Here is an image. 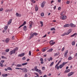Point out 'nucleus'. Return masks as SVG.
I'll use <instances>...</instances> for the list:
<instances>
[{"label":"nucleus","instance_id":"16","mask_svg":"<svg viewBox=\"0 0 77 77\" xmlns=\"http://www.w3.org/2000/svg\"><path fill=\"white\" fill-rule=\"evenodd\" d=\"M35 11H38V6L37 5H35Z\"/></svg>","mask_w":77,"mask_h":77},{"label":"nucleus","instance_id":"9","mask_svg":"<svg viewBox=\"0 0 77 77\" xmlns=\"http://www.w3.org/2000/svg\"><path fill=\"white\" fill-rule=\"evenodd\" d=\"M24 56V53H22L21 54H19L18 55V56H20V57H23Z\"/></svg>","mask_w":77,"mask_h":77},{"label":"nucleus","instance_id":"34","mask_svg":"<svg viewBox=\"0 0 77 77\" xmlns=\"http://www.w3.org/2000/svg\"><path fill=\"white\" fill-rule=\"evenodd\" d=\"M59 55V54H57V53H56L55 54H54V56H58Z\"/></svg>","mask_w":77,"mask_h":77},{"label":"nucleus","instance_id":"40","mask_svg":"<svg viewBox=\"0 0 77 77\" xmlns=\"http://www.w3.org/2000/svg\"><path fill=\"white\" fill-rule=\"evenodd\" d=\"M66 63H67V62H63L62 64L63 65H64H64H65V64H66Z\"/></svg>","mask_w":77,"mask_h":77},{"label":"nucleus","instance_id":"58","mask_svg":"<svg viewBox=\"0 0 77 77\" xmlns=\"http://www.w3.org/2000/svg\"><path fill=\"white\" fill-rule=\"evenodd\" d=\"M35 74L36 75L37 77H38V74L37 73H35Z\"/></svg>","mask_w":77,"mask_h":77},{"label":"nucleus","instance_id":"5","mask_svg":"<svg viewBox=\"0 0 77 77\" xmlns=\"http://www.w3.org/2000/svg\"><path fill=\"white\" fill-rule=\"evenodd\" d=\"M34 24V23H33V22L32 21L31 22V23L29 25V28H30V29H31V28H32V25H33Z\"/></svg>","mask_w":77,"mask_h":77},{"label":"nucleus","instance_id":"43","mask_svg":"<svg viewBox=\"0 0 77 77\" xmlns=\"http://www.w3.org/2000/svg\"><path fill=\"white\" fill-rule=\"evenodd\" d=\"M31 51H29V56H31Z\"/></svg>","mask_w":77,"mask_h":77},{"label":"nucleus","instance_id":"26","mask_svg":"<svg viewBox=\"0 0 77 77\" xmlns=\"http://www.w3.org/2000/svg\"><path fill=\"white\" fill-rule=\"evenodd\" d=\"M42 51L43 52H44V51H46V49L45 48H43L42 49Z\"/></svg>","mask_w":77,"mask_h":77},{"label":"nucleus","instance_id":"46","mask_svg":"<svg viewBox=\"0 0 77 77\" xmlns=\"http://www.w3.org/2000/svg\"><path fill=\"white\" fill-rule=\"evenodd\" d=\"M31 2L32 3H35V1L33 0H31Z\"/></svg>","mask_w":77,"mask_h":77},{"label":"nucleus","instance_id":"42","mask_svg":"<svg viewBox=\"0 0 77 77\" xmlns=\"http://www.w3.org/2000/svg\"><path fill=\"white\" fill-rule=\"evenodd\" d=\"M71 31L72 30L71 29H69L68 31V32H69L70 33H71Z\"/></svg>","mask_w":77,"mask_h":77},{"label":"nucleus","instance_id":"10","mask_svg":"<svg viewBox=\"0 0 77 77\" xmlns=\"http://www.w3.org/2000/svg\"><path fill=\"white\" fill-rule=\"evenodd\" d=\"M73 74L74 72H70L68 74V76H71V75H73Z\"/></svg>","mask_w":77,"mask_h":77},{"label":"nucleus","instance_id":"13","mask_svg":"<svg viewBox=\"0 0 77 77\" xmlns=\"http://www.w3.org/2000/svg\"><path fill=\"white\" fill-rule=\"evenodd\" d=\"M23 29L24 31H26L27 30V27L26 26H23Z\"/></svg>","mask_w":77,"mask_h":77},{"label":"nucleus","instance_id":"35","mask_svg":"<svg viewBox=\"0 0 77 77\" xmlns=\"http://www.w3.org/2000/svg\"><path fill=\"white\" fill-rule=\"evenodd\" d=\"M56 30V29H55V28H52L51 29V30Z\"/></svg>","mask_w":77,"mask_h":77},{"label":"nucleus","instance_id":"23","mask_svg":"<svg viewBox=\"0 0 77 77\" xmlns=\"http://www.w3.org/2000/svg\"><path fill=\"white\" fill-rule=\"evenodd\" d=\"M53 64H54V62H53L51 63L50 65V66H52L53 65Z\"/></svg>","mask_w":77,"mask_h":77},{"label":"nucleus","instance_id":"14","mask_svg":"<svg viewBox=\"0 0 77 77\" xmlns=\"http://www.w3.org/2000/svg\"><path fill=\"white\" fill-rule=\"evenodd\" d=\"M9 39L8 38H6L5 40V42H6V43H8L9 42Z\"/></svg>","mask_w":77,"mask_h":77},{"label":"nucleus","instance_id":"64","mask_svg":"<svg viewBox=\"0 0 77 77\" xmlns=\"http://www.w3.org/2000/svg\"><path fill=\"white\" fill-rule=\"evenodd\" d=\"M60 9H61V7H59L58 8V10H60Z\"/></svg>","mask_w":77,"mask_h":77},{"label":"nucleus","instance_id":"50","mask_svg":"<svg viewBox=\"0 0 77 77\" xmlns=\"http://www.w3.org/2000/svg\"><path fill=\"white\" fill-rule=\"evenodd\" d=\"M35 70L36 71H37V72H38L39 71V69H35Z\"/></svg>","mask_w":77,"mask_h":77},{"label":"nucleus","instance_id":"15","mask_svg":"<svg viewBox=\"0 0 77 77\" xmlns=\"http://www.w3.org/2000/svg\"><path fill=\"white\" fill-rule=\"evenodd\" d=\"M2 76L4 77H7V76H8V74H2Z\"/></svg>","mask_w":77,"mask_h":77},{"label":"nucleus","instance_id":"51","mask_svg":"<svg viewBox=\"0 0 77 77\" xmlns=\"http://www.w3.org/2000/svg\"><path fill=\"white\" fill-rule=\"evenodd\" d=\"M66 33H64L63 34H62V36H65V35H66Z\"/></svg>","mask_w":77,"mask_h":77},{"label":"nucleus","instance_id":"30","mask_svg":"<svg viewBox=\"0 0 77 77\" xmlns=\"http://www.w3.org/2000/svg\"><path fill=\"white\" fill-rule=\"evenodd\" d=\"M9 49H7L5 50V51H6V52H9Z\"/></svg>","mask_w":77,"mask_h":77},{"label":"nucleus","instance_id":"63","mask_svg":"<svg viewBox=\"0 0 77 77\" xmlns=\"http://www.w3.org/2000/svg\"><path fill=\"white\" fill-rule=\"evenodd\" d=\"M25 77H27V74H26L24 76Z\"/></svg>","mask_w":77,"mask_h":77},{"label":"nucleus","instance_id":"36","mask_svg":"<svg viewBox=\"0 0 77 77\" xmlns=\"http://www.w3.org/2000/svg\"><path fill=\"white\" fill-rule=\"evenodd\" d=\"M34 35H35V36H36L38 35V33H36V32H34L33 33Z\"/></svg>","mask_w":77,"mask_h":77},{"label":"nucleus","instance_id":"27","mask_svg":"<svg viewBox=\"0 0 77 77\" xmlns=\"http://www.w3.org/2000/svg\"><path fill=\"white\" fill-rule=\"evenodd\" d=\"M2 59H7V58L6 57H5L4 56H2Z\"/></svg>","mask_w":77,"mask_h":77},{"label":"nucleus","instance_id":"41","mask_svg":"<svg viewBox=\"0 0 77 77\" xmlns=\"http://www.w3.org/2000/svg\"><path fill=\"white\" fill-rule=\"evenodd\" d=\"M26 21H24V22L23 24V26H24V25H25V24H26Z\"/></svg>","mask_w":77,"mask_h":77},{"label":"nucleus","instance_id":"17","mask_svg":"<svg viewBox=\"0 0 77 77\" xmlns=\"http://www.w3.org/2000/svg\"><path fill=\"white\" fill-rule=\"evenodd\" d=\"M64 66V65L63 64H61L60 65V68L61 69L62 68V67H63Z\"/></svg>","mask_w":77,"mask_h":77},{"label":"nucleus","instance_id":"59","mask_svg":"<svg viewBox=\"0 0 77 77\" xmlns=\"http://www.w3.org/2000/svg\"><path fill=\"white\" fill-rule=\"evenodd\" d=\"M12 39L13 40L14 39V36H12Z\"/></svg>","mask_w":77,"mask_h":77},{"label":"nucleus","instance_id":"12","mask_svg":"<svg viewBox=\"0 0 77 77\" xmlns=\"http://www.w3.org/2000/svg\"><path fill=\"white\" fill-rule=\"evenodd\" d=\"M60 14H61V17L64 16V15H65V12H63L61 13Z\"/></svg>","mask_w":77,"mask_h":77},{"label":"nucleus","instance_id":"8","mask_svg":"<svg viewBox=\"0 0 77 77\" xmlns=\"http://www.w3.org/2000/svg\"><path fill=\"white\" fill-rule=\"evenodd\" d=\"M70 26V25L69 24H67L65 25L64 26V27H69Z\"/></svg>","mask_w":77,"mask_h":77},{"label":"nucleus","instance_id":"3","mask_svg":"<svg viewBox=\"0 0 77 77\" xmlns=\"http://www.w3.org/2000/svg\"><path fill=\"white\" fill-rule=\"evenodd\" d=\"M45 2H43L42 3L41 6L42 8H44L45 5Z\"/></svg>","mask_w":77,"mask_h":77},{"label":"nucleus","instance_id":"20","mask_svg":"<svg viewBox=\"0 0 77 77\" xmlns=\"http://www.w3.org/2000/svg\"><path fill=\"white\" fill-rule=\"evenodd\" d=\"M77 35V33H75L73 35H72L71 36V37H72V36H75V35Z\"/></svg>","mask_w":77,"mask_h":77},{"label":"nucleus","instance_id":"47","mask_svg":"<svg viewBox=\"0 0 77 77\" xmlns=\"http://www.w3.org/2000/svg\"><path fill=\"white\" fill-rule=\"evenodd\" d=\"M40 60L41 62H43V59L41 58L40 59Z\"/></svg>","mask_w":77,"mask_h":77},{"label":"nucleus","instance_id":"1","mask_svg":"<svg viewBox=\"0 0 77 77\" xmlns=\"http://www.w3.org/2000/svg\"><path fill=\"white\" fill-rule=\"evenodd\" d=\"M21 70H22V72H27V70L26 68H23V69H20Z\"/></svg>","mask_w":77,"mask_h":77},{"label":"nucleus","instance_id":"7","mask_svg":"<svg viewBox=\"0 0 77 77\" xmlns=\"http://www.w3.org/2000/svg\"><path fill=\"white\" fill-rule=\"evenodd\" d=\"M70 26L71 27H75L76 26L75 25L72 23H70Z\"/></svg>","mask_w":77,"mask_h":77},{"label":"nucleus","instance_id":"39","mask_svg":"<svg viewBox=\"0 0 77 77\" xmlns=\"http://www.w3.org/2000/svg\"><path fill=\"white\" fill-rule=\"evenodd\" d=\"M34 36V34H32V35H31V36H30L31 38H33V37Z\"/></svg>","mask_w":77,"mask_h":77},{"label":"nucleus","instance_id":"53","mask_svg":"<svg viewBox=\"0 0 77 77\" xmlns=\"http://www.w3.org/2000/svg\"><path fill=\"white\" fill-rule=\"evenodd\" d=\"M2 54L3 55H5L6 54V53L3 52L2 53Z\"/></svg>","mask_w":77,"mask_h":77},{"label":"nucleus","instance_id":"37","mask_svg":"<svg viewBox=\"0 0 77 77\" xmlns=\"http://www.w3.org/2000/svg\"><path fill=\"white\" fill-rule=\"evenodd\" d=\"M68 60H71V59H72V58L71 57H69L68 59Z\"/></svg>","mask_w":77,"mask_h":77},{"label":"nucleus","instance_id":"61","mask_svg":"<svg viewBox=\"0 0 77 77\" xmlns=\"http://www.w3.org/2000/svg\"><path fill=\"white\" fill-rule=\"evenodd\" d=\"M3 10V8H1L0 9V11H2Z\"/></svg>","mask_w":77,"mask_h":77},{"label":"nucleus","instance_id":"57","mask_svg":"<svg viewBox=\"0 0 77 77\" xmlns=\"http://www.w3.org/2000/svg\"><path fill=\"white\" fill-rule=\"evenodd\" d=\"M1 66H2V67H3V63H2L1 64Z\"/></svg>","mask_w":77,"mask_h":77},{"label":"nucleus","instance_id":"18","mask_svg":"<svg viewBox=\"0 0 77 77\" xmlns=\"http://www.w3.org/2000/svg\"><path fill=\"white\" fill-rule=\"evenodd\" d=\"M53 48H51L49 50L47 51L48 52H51L53 51Z\"/></svg>","mask_w":77,"mask_h":77},{"label":"nucleus","instance_id":"48","mask_svg":"<svg viewBox=\"0 0 77 77\" xmlns=\"http://www.w3.org/2000/svg\"><path fill=\"white\" fill-rule=\"evenodd\" d=\"M65 49V48L64 47H63V48L62 49V51H64V50Z\"/></svg>","mask_w":77,"mask_h":77},{"label":"nucleus","instance_id":"11","mask_svg":"<svg viewBox=\"0 0 77 77\" xmlns=\"http://www.w3.org/2000/svg\"><path fill=\"white\" fill-rule=\"evenodd\" d=\"M16 17H20L21 16V14H18L17 13H16Z\"/></svg>","mask_w":77,"mask_h":77},{"label":"nucleus","instance_id":"33","mask_svg":"<svg viewBox=\"0 0 77 77\" xmlns=\"http://www.w3.org/2000/svg\"><path fill=\"white\" fill-rule=\"evenodd\" d=\"M38 73H39V74H42V72H41V70H39L38 71Z\"/></svg>","mask_w":77,"mask_h":77},{"label":"nucleus","instance_id":"55","mask_svg":"<svg viewBox=\"0 0 77 77\" xmlns=\"http://www.w3.org/2000/svg\"><path fill=\"white\" fill-rule=\"evenodd\" d=\"M55 43V42H53L51 45H53V44H54Z\"/></svg>","mask_w":77,"mask_h":77},{"label":"nucleus","instance_id":"44","mask_svg":"<svg viewBox=\"0 0 77 77\" xmlns=\"http://www.w3.org/2000/svg\"><path fill=\"white\" fill-rule=\"evenodd\" d=\"M22 59L23 60H26V57H24L22 58Z\"/></svg>","mask_w":77,"mask_h":77},{"label":"nucleus","instance_id":"52","mask_svg":"<svg viewBox=\"0 0 77 77\" xmlns=\"http://www.w3.org/2000/svg\"><path fill=\"white\" fill-rule=\"evenodd\" d=\"M8 12H10V10L9 9H8V10H6L5 11V12H8Z\"/></svg>","mask_w":77,"mask_h":77},{"label":"nucleus","instance_id":"24","mask_svg":"<svg viewBox=\"0 0 77 77\" xmlns=\"http://www.w3.org/2000/svg\"><path fill=\"white\" fill-rule=\"evenodd\" d=\"M40 24H41V27H42L43 26V21H40Z\"/></svg>","mask_w":77,"mask_h":77},{"label":"nucleus","instance_id":"21","mask_svg":"<svg viewBox=\"0 0 77 77\" xmlns=\"http://www.w3.org/2000/svg\"><path fill=\"white\" fill-rule=\"evenodd\" d=\"M17 67H21L22 66V65L21 64H17L16 66Z\"/></svg>","mask_w":77,"mask_h":77},{"label":"nucleus","instance_id":"28","mask_svg":"<svg viewBox=\"0 0 77 77\" xmlns=\"http://www.w3.org/2000/svg\"><path fill=\"white\" fill-rule=\"evenodd\" d=\"M41 17H44V13H42L41 14Z\"/></svg>","mask_w":77,"mask_h":77},{"label":"nucleus","instance_id":"45","mask_svg":"<svg viewBox=\"0 0 77 77\" xmlns=\"http://www.w3.org/2000/svg\"><path fill=\"white\" fill-rule=\"evenodd\" d=\"M53 41H52V40H51V41L50 42H49V43H50V44H51H51H52V42H53Z\"/></svg>","mask_w":77,"mask_h":77},{"label":"nucleus","instance_id":"49","mask_svg":"<svg viewBox=\"0 0 77 77\" xmlns=\"http://www.w3.org/2000/svg\"><path fill=\"white\" fill-rule=\"evenodd\" d=\"M12 20V19H11L9 20L8 22H10V23H11Z\"/></svg>","mask_w":77,"mask_h":77},{"label":"nucleus","instance_id":"56","mask_svg":"<svg viewBox=\"0 0 77 77\" xmlns=\"http://www.w3.org/2000/svg\"><path fill=\"white\" fill-rule=\"evenodd\" d=\"M42 69H43V70H45V67H42Z\"/></svg>","mask_w":77,"mask_h":77},{"label":"nucleus","instance_id":"31","mask_svg":"<svg viewBox=\"0 0 77 77\" xmlns=\"http://www.w3.org/2000/svg\"><path fill=\"white\" fill-rule=\"evenodd\" d=\"M69 71H70V69H69L66 70V72H68Z\"/></svg>","mask_w":77,"mask_h":77},{"label":"nucleus","instance_id":"29","mask_svg":"<svg viewBox=\"0 0 77 77\" xmlns=\"http://www.w3.org/2000/svg\"><path fill=\"white\" fill-rule=\"evenodd\" d=\"M59 63H57V64L56 65V66H55V68H57V66H58V65H59Z\"/></svg>","mask_w":77,"mask_h":77},{"label":"nucleus","instance_id":"25","mask_svg":"<svg viewBox=\"0 0 77 77\" xmlns=\"http://www.w3.org/2000/svg\"><path fill=\"white\" fill-rule=\"evenodd\" d=\"M7 69L8 70H11V71H12V68H11L10 67H8L7 68Z\"/></svg>","mask_w":77,"mask_h":77},{"label":"nucleus","instance_id":"54","mask_svg":"<svg viewBox=\"0 0 77 77\" xmlns=\"http://www.w3.org/2000/svg\"><path fill=\"white\" fill-rule=\"evenodd\" d=\"M59 67H60L59 66H57L56 67L57 69H59Z\"/></svg>","mask_w":77,"mask_h":77},{"label":"nucleus","instance_id":"2","mask_svg":"<svg viewBox=\"0 0 77 77\" xmlns=\"http://www.w3.org/2000/svg\"><path fill=\"white\" fill-rule=\"evenodd\" d=\"M61 19L62 20H65L66 19L67 17L66 16H61Z\"/></svg>","mask_w":77,"mask_h":77},{"label":"nucleus","instance_id":"62","mask_svg":"<svg viewBox=\"0 0 77 77\" xmlns=\"http://www.w3.org/2000/svg\"><path fill=\"white\" fill-rule=\"evenodd\" d=\"M50 60H53V58H52V57H51L50 58Z\"/></svg>","mask_w":77,"mask_h":77},{"label":"nucleus","instance_id":"4","mask_svg":"<svg viewBox=\"0 0 77 77\" xmlns=\"http://www.w3.org/2000/svg\"><path fill=\"white\" fill-rule=\"evenodd\" d=\"M18 50V47H16L15 49H14L13 50L14 51V54H15V51H17Z\"/></svg>","mask_w":77,"mask_h":77},{"label":"nucleus","instance_id":"22","mask_svg":"<svg viewBox=\"0 0 77 77\" xmlns=\"http://www.w3.org/2000/svg\"><path fill=\"white\" fill-rule=\"evenodd\" d=\"M27 64V63H23L22 64V66H24V65H26Z\"/></svg>","mask_w":77,"mask_h":77},{"label":"nucleus","instance_id":"38","mask_svg":"<svg viewBox=\"0 0 77 77\" xmlns=\"http://www.w3.org/2000/svg\"><path fill=\"white\" fill-rule=\"evenodd\" d=\"M7 29H8V26H5V30H7Z\"/></svg>","mask_w":77,"mask_h":77},{"label":"nucleus","instance_id":"19","mask_svg":"<svg viewBox=\"0 0 77 77\" xmlns=\"http://www.w3.org/2000/svg\"><path fill=\"white\" fill-rule=\"evenodd\" d=\"M14 54V50L11 51L10 53V55H12V54Z\"/></svg>","mask_w":77,"mask_h":77},{"label":"nucleus","instance_id":"32","mask_svg":"<svg viewBox=\"0 0 77 77\" xmlns=\"http://www.w3.org/2000/svg\"><path fill=\"white\" fill-rule=\"evenodd\" d=\"M75 42H73L72 43V45H75Z\"/></svg>","mask_w":77,"mask_h":77},{"label":"nucleus","instance_id":"6","mask_svg":"<svg viewBox=\"0 0 77 77\" xmlns=\"http://www.w3.org/2000/svg\"><path fill=\"white\" fill-rule=\"evenodd\" d=\"M68 51L67 50L65 52L64 54V56L65 57H67V54H68Z\"/></svg>","mask_w":77,"mask_h":77},{"label":"nucleus","instance_id":"60","mask_svg":"<svg viewBox=\"0 0 77 77\" xmlns=\"http://www.w3.org/2000/svg\"><path fill=\"white\" fill-rule=\"evenodd\" d=\"M69 33H70L68 31L66 33V35H68L69 34Z\"/></svg>","mask_w":77,"mask_h":77}]
</instances>
